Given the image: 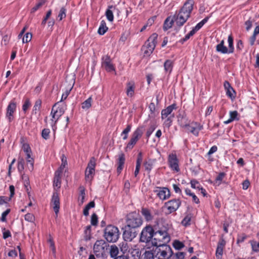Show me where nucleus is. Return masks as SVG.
I'll use <instances>...</instances> for the list:
<instances>
[{"mask_svg": "<svg viewBox=\"0 0 259 259\" xmlns=\"http://www.w3.org/2000/svg\"><path fill=\"white\" fill-rule=\"evenodd\" d=\"M193 0H188L184 4L179 13H176L174 16V18L177 25L181 26L187 21L193 10Z\"/></svg>", "mask_w": 259, "mask_h": 259, "instance_id": "obj_1", "label": "nucleus"}, {"mask_svg": "<svg viewBox=\"0 0 259 259\" xmlns=\"http://www.w3.org/2000/svg\"><path fill=\"white\" fill-rule=\"evenodd\" d=\"M152 251L158 259H168L172 255L171 248L166 244L154 245Z\"/></svg>", "mask_w": 259, "mask_h": 259, "instance_id": "obj_2", "label": "nucleus"}, {"mask_svg": "<svg viewBox=\"0 0 259 259\" xmlns=\"http://www.w3.org/2000/svg\"><path fill=\"white\" fill-rule=\"evenodd\" d=\"M170 240V236L166 231L158 230L154 232V237L151 240V243L153 246L165 244Z\"/></svg>", "mask_w": 259, "mask_h": 259, "instance_id": "obj_3", "label": "nucleus"}, {"mask_svg": "<svg viewBox=\"0 0 259 259\" xmlns=\"http://www.w3.org/2000/svg\"><path fill=\"white\" fill-rule=\"evenodd\" d=\"M118 229L114 226L108 225L104 230V237L109 242H115L119 238Z\"/></svg>", "mask_w": 259, "mask_h": 259, "instance_id": "obj_4", "label": "nucleus"}, {"mask_svg": "<svg viewBox=\"0 0 259 259\" xmlns=\"http://www.w3.org/2000/svg\"><path fill=\"white\" fill-rule=\"evenodd\" d=\"M59 102L56 103L52 107L50 113L51 118L49 122L50 124L53 127L55 125L56 123L60 118V117L64 113L65 109L63 107H56Z\"/></svg>", "mask_w": 259, "mask_h": 259, "instance_id": "obj_5", "label": "nucleus"}, {"mask_svg": "<svg viewBox=\"0 0 259 259\" xmlns=\"http://www.w3.org/2000/svg\"><path fill=\"white\" fill-rule=\"evenodd\" d=\"M142 224L141 217L136 212L130 213L127 216L126 225L125 226L135 229L140 227Z\"/></svg>", "mask_w": 259, "mask_h": 259, "instance_id": "obj_6", "label": "nucleus"}, {"mask_svg": "<svg viewBox=\"0 0 259 259\" xmlns=\"http://www.w3.org/2000/svg\"><path fill=\"white\" fill-rule=\"evenodd\" d=\"M228 48L225 46V41L221 40L220 44L216 46V51L222 54H231L234 52L233 38L231 35H229L228 38Z\"/></svg>", "mask_w": 259, "mask_h": 259, "instance_id": "obj_7", "label": "nucleus"}, {"mask_svg": "<svg viewBox=\"0 0 259 259\" xmlns=\"http://www.w3.org/2000/svg\"><path fill=\"white\" fill-rule=\"evenodd\" d=\"M157 34L153 33L148 38L143 47L145 55L148 56L153 52L157 44Z\"/></svg>", "mask_w": 259, "mask_h": 259, "instance_id": "obj_8", "label": "nucleus"}, {"mask_svg": "<svg viewBox=\"0 0 259 259\" xmlns=\"http://www.w3.org/2000/svg\"><path fill=\"white\" fill-rule=\"evenodd\" d=\"M154 231L153 228L148 225L144 227L141 233L140 241L142 242L148 243L151 241L154 237Z\"/></svg>", "mask_w": 259, "mask_h": 259, "instance_id": "obj_9", "label": "nucleus"}, {"mask_svg": "<svg viewBox=\"0 0 259 259\" xmlns=\"http://www.w3.org/2000/svg\"><path fill=\"white\" fill-rule=\"evenodd\" d=\"M143 134V127H138L133 133L132 137L125 148L126 150H131L136 145L138 141L141 138Z\"/></svg>", "mask_w": 259, "mask_h": 259, "instance_id": "obj_10", "label": "nucleus"}, {"mask_svg": "<svg viewBox=\"0 0 259 259\" xmlns=\"http://www.w3.org/2000/svg\"><path fill=\"white\" fill-rule=\"evenodd\" d=\"M96 165V159L94 157H91L88 164V166L85 172V179L87 181H90L93 178L94 175L95 174V168Z\"/></svg>", "mask_w": 259, "mask_h": 259, "instance_id": "obj_11", "label": "nucleus"}, {"mask_svg": "<svg viewBox=\"0 0 259 259\" xmlns=\"http://www.w3.org/2000/svg\"><path fill=\"white\" fill-rule=\"evenodd\" d=\"M107 249V244L103 240H97L94 246V251L97 256L103 255Z\"/></svg>", "mask_w": 259, "mask_h": 259, "instance_id": "obj_12", "label": "nucleus"}, {"mask_svg": "<svg viewBox=\"0 0 259 259\" xmlns=\"http://www.w3.org/2000/svg\"><path fill=\"white\" fill-rule=\"evenodd\" d=\"M175 108V105L172 104L167 107L166 109L162 110L161 111V118L163 119L167 118L164 123L168 126H169L170 125L171 122L170 118L174 117V114H171V113Z\"/></svg>", "mask_w": 259, "mask_h": 259, "instance_id": "obj_13", "label": "nucleus"}, {"mask_svg": "<svg viewBox=\"0 0 259 259\" xmlns=\"http://www.w3.org/2000/svg\"><path fill=\"white\" fill-rule=\"evenodd\" d=\"M168 162L170 168L177 172L180 171L179 160L175 153H171L168 155Z\"/></svg>", "mask_w": 259, "mask_h": 259, "instance_id": "obj_14", "label": "nucleus"}, {"mask_svg": "<svg viewBox=\"0 0 259 259\" xmlns=\"http://www.w3.org/2000/svg\"><path fill=\"white\" fill-rule=\"evenodd\" d=\"M181 203L179 199H172L166 202L164 206L170 213L176 211L180 207Z\"/></svg>", "mask_w": 259, "mask_h": 259, "instance_id": "obj_15", "label": "nucleus"}, {"mask_svg": "<svg viewBox=\"0 0 259 259\" xmlns=\"http://www.w3.org/2000/svg\"><path fill=\"white\" fill-rule=\"evenodd\" d=\"M137 235V233L135 229H132L126 226L124 227L123 238L125 241H131Z\"/></svg>", "mask_w": 259, "mask_h": 259, "instance_id": "obj_16", "label": "nucleus"}, {"mask_svg": "<svg viewBox=\"0 0 259 259\" xmlns=\"http://www.w3.org/2000/svg\"><path fill=\"white\" fill-rule=\"evenodd\" d=\"M102 66L107 71L111 72L115 70V68L111 62V60L107 55L103 57Z\"/></svg>", "mask_w": 259, "mask_h": 259, "instance_id": "obj_17", "label": "nucleus"}, {"mask_svg": "<svg viewBox=\"0 0 259 259\" xmlns=\"http://www.w3.org/2000/svg\"><path fill=\"white\" fill-rule=\"evenodd\" d=\"M155 192L158 197L162 200L168 199L170 196V192L166 188H159L156 190Z\"/></svg>", "mask_w": 259, "mask_h": 259, "instance_id": "obj_18", "label": "nucleus"}, {"mask_svg": "<svg viewBox=\"0 0 259 259\" xmlns=\"http://www.w3.org/2000/svg\"><path fill=\"white\" fill-rule=\"evenodd\" d=\"M52 205L56 215H57L60 209V200L57 192L53 193L52 198Z\"/></svg>", "mask_w": 259, "mask_h": 259, "instance_id": "obj_19", "label": "nucleus"}, {"mask_svg": "<svg viewBox=\"0 0 259 259\" xmlns=\"http://www.w3.org/2000/svg\"><path fill=\"white\" fill-rule=\"evenodd\" d=\"M226 245V241L224 239H221L218 242L217 248L216 249L215 255L217 259H222L224 248Z\"/></svg>", "mask_w": 259, "mask_h": 259, "instance_id": "obj_20", "label": "nucleus"}, {"mask_svg": "<svg viewBox=\"0 0 259 259\" xmlns=\"http://www.w3.org/2000/svg\"><path fill=\"white\" fill-rule=\"evenodd\" d=\"M202 128V126L197 122L192 123L188 126V130L194 135L197 136L199 132Z\"/></svg>", "mask_w": 259, "mask_h": 259, "instance_id": "obj_21", "label": "nucleus"}, {"mask_svg": "<svg viewBox=\"0 0 259 259\" xmlns=\"http://www.w3.org/2000/svg\"><path fill=\"white\" fill-rule=\"evenodd\" d=\"M224 88L226 91L227 95L231 99L234 98L235 97V92L231 86L229 82L225 81L224 83Z\"/></svg>", "mask_w": 259, "mask_h": 259, "instance_id": "obj_22", "label": "nucleus"}, {"mask_svg": "<svg viewBox=\"0 0 259 259\" xmlns=\"http://www.w3.org/2000/svg\"><path fill=\"white\" fill-rule=\"evenodd\" d=\"M135 84L134 82L131 81L126 84V93L128 97H132L135 93Z\"/></svg>", "mask_w": 259, "mask_h": 259, "instance_id": "obj_23", "label": "nucleus"}, {"mask_svg": "<svg viewBox=\"0 0 259 259\" xmlns=\"http://www.w3.org/2000/svg\"><path fill=\"white\" fill-rule=\"evenodd\" d=\"M16 104L13 101L11 102L7 107V117L9 118L10 121L11 120V117L13 116V113L16 110Z\"/></svg>", "mask_w": 259, "mask_h": 259, "instance_id": "obj_24", "label": "nucleus"}, {"mask_svg": "<svg viewBox=\"0 0 259 259\" xmlns=\"http://www.w3.org/2000/svg\"><path fill=\"white\" fill-rule=\"evenodd\" d=\"M178 121L179 124L183 127L187 126L189 125L188 119L184 114H180L178 116Z\"/></svg>", "mask_w": 259, "mask_h": 259, "instance_id": "obj_25", "label": "nucleus"}, {"mask_svg": "<svg viewBox=\"0 0 259 259\" xmlns=\"http://www.w3.org/2000/svg\"><path fill=\"white\" fill-rule=\"evenodd\" d=\"M230 118L227 120L224 121L225 124H229L234 120H238V113L237 111H231L229 112Z\"/></svg>", "mask_w": 259, "mask_h": 259, "instance_id": "obj_26", "label": "nucleus"}, {"mask_svg": "<svg viewBox=\"0 0 259 259\" xmlns=\"http://www.w3.org/2000/svg\"><path fill=\"white\" fill-rule=\"evenodd\" d=\"M125 158L123 154H121L119 155L118 161V166L117 168V171L119 174L123 169V164L124 163Z\"/></svg>", "mask_w": 259, "mask_h": 259, "instance_id": "obj_27", "label": "nucleus"}, {"mask_svg": "<svg viewBox=\"0 0 259 259\" xmlns=\"http://www.w3.org/2000/svg\"><path fill=\"white\" fill-rule=\"evenodd\" d=\"M54 186L60 188L61 186V174L60 171H56L55 174L54 180Z\"/></svg>", "mask_w": 259, "mask_h": 259, "instance_id": "obj_28", "label": "nucleus"}, {"mask_svg": "<svg viewBox=\"0 0 259 259\" xmlns=\"http://www.w3.org/2000/svg\"><path fill=\"white\" fill-rule=\"evenodd\" d=\"M109 253L112 258H116L119 253V249L117 246L115 245H112L109 249Z\"/></svg>", "mask_w": 259, "mask_h": 259, "instance_id": "obj_29", "label": "nucleus"}, {"mask_svg": "<svg viewBox=\"0 0 259 259\" xmlns=\"http://www.w3.org/2000/svg\"><path fill=\"white\" fill-rule=\"evenodd\" d=\"M175 21V19L174 17L171 18L170 17H167L164 23L163 24V29L164 30H167V29L171 28L173 25L174 22Z\"/></svg>", "mask_w": 259, "mask_h": 259, "instance_id": "obj_30", "label": "nucleus"}, {"mask_svg": "<svg viewBox=\"0 0 259 259\" xmlns=\"http://www.w3.org/2000/svg\"><path fill=\"white\" fill-rule=\"evenodd\" d=\"M31 153L26 154V161L27 162L28 168L30 170H32L33 169L34 160L31 157Z\"/></svg>", "mask_w": 259, "mask_h": 259, "instance_id": "obj_31", "label": "nucleus"}, {"mask_svg": "<svg viewBox=\"0 0 259 259\" xmlns=\"http://www.w3.org/2000/svg\"><path fill=\"white\" fill-rule=\"evenodd\" d=\"M128 252L133 256L134 258H138L140 256V250L136 246H135L134 247H132L129 249Z\"/></svg>", "mask_w": 259, "mask_h": 259, "instance_id": "obj_32", "label": "nucleus"}, {"mask_svg": "<svg viewBox=\"0 0 259 259\" xmlns=\"http://www.w3.org/2000/svg\"><path fill=\"white\" fill-rule=\"evenodd\" d=\"M108 30V27L106 26V24L105 21L102 20L101 22L100 25L98 29V33L100 35L104 34Z\"/></svg>", "mask_w": 259, "mask_h": 259, "instance_id": "obj_33", "label": "nucleus"}, {"mask_svg": "<svg viewBox=\"0 0 259 259\" xmlns=\"http://www.w3.org/2000/svg\"><path fill=\"white\" fill-rule=\"evenodd\" d=\"M141 213L146 221H150L152 220V215L148 209L146 208H143L142 209Z\"/></svg>", "mask_w": 259, "mask_h": 259, "instance_id": "obj_34", "label": "nucleus"}, {"mask_svg": "<svg viewBox=\"0 0 259 259\" xmlns=\"http://www.w3.org/2000/svg\"><path fill=\"white\" fill-rule=\"evenodd\" d=\"M173 67V62L170 60H167L164 64V70L166 72L170 73Z\"/></svg>", "mask_w": 259, "mask_h": 259, "instance_id": "obj_35", "label": "nucleus"}, {"mask_svg": "<svg viewBox=\"0 0 259 259\" xmlns=\"http://www.w3.org/2000/svg\"><path fill=\"white\" fill-rule=\"evenodd\" d=\"M114 9V7L112 6H109V9H107L106 11V16L107 17V19L110 22H112L113 21L114 19V16L112 10H110V9Z\"/></svg>", "mask_w": 259, "mask_h": 259, "instance_id": "obj_36", "label": "nucleus"}, {"mask_svg": "<svg viewBox=\"0 0 259 259\" xmlns=\"http://www.w3.org/2000/svg\"><path fill=\"white\" fill-rule=\"evenodd\" d=\"M80 194L78 197V204L79 205H81L84 201L85 193L83 188L80 187Z\"/></svg>", "mask_w": 259, "mask_h": 259, "instance_id": "obj_37", "label": "nucleus"}, {"mask_svg": "<svg viewBox=\"0 0 259 259\" xmlns=\"http://www.w3.org/2000/svg\"><path fill=\"white\" fill-rule=\"evenodd\" d=\"M95 206V204L94 201H91L90 203H89L84 207L83 210V214L85 216H88L89 214V210L91 208H94Z\"/></svg>", "mask_w": 259, "mask_h": 259, "instance_id": "obj_38", "label": "nucleus"}, {"mask_svg": "<svg viewBox=\"0 0 259 259\" xmlns=\"http://www.w3.org/2000/svg\"><path fill=\"white\" fill-rule=\"evenodd\" d=\"M41 106V101L40 99L37 100L33 108V112L36 114L40 110Z\"/></svg>", "mask_w": 259, "mask_h": 259, "instance_id": "obj_39", "label": "nucleus"}, {"mask_svg": "<svg viewBox=\"0 0 259 259\" xmlns=\"http://www.w3.org/2000/svg\"><path fill=\"white\" fill-rule=\"evenodd\" d=\"M92 102V97L89 98L87 100L82 103L81 107L82 109L87 110L91 107Z\"/></svg>", "mask_w": 259, "mask_h": 259, "instance_id": "obj_40", "label": "nucleus"}, {"mask_svg": "<svg viewBox=\"0 0 259 259\" xmlns=\"http://www.w3.org/2000/svg\"><path fill=\"white\" fill-rule=\"evenodd\" d=\"M24 160L22 158H19L18 160L17 168L19 172L22 174L24 170Z\"/></svg>", "mask_w": 259, "mask_h": 259, "instance_id": "obj_41", "label": "nucleus"}, {"mask_svg": "<svg viewBox=\"0 0 259 259\" xmlns=\"http://www.w3.org/2000/svg\"><path fill=\"white\" fill-rule=\"evenodd\" d=\"M154 253L149 251H146L143 254L141 259H154Z\"/></svg>", "mask_w": 259, "mask_h": 259, "instance_id": "obj_42", "label": "nucleus"}, {"mask_svg": "<svg viewBox=\"0 0 259 259\" xmlns=\"http://www.w3.org/2000/svg\"><path fill=\"white\" fill-rule=\"evenodd\" d=\"M132 126L130 124L127 125L126 127L123 131L121 135H123V140H125L127 138L128 133L131 131Z\"/></svg>", "mask_w": 259, "mask_h": 259, "instance_id": "obj_43", "label": "nucleus"}, {"mask_svg": "<svg viewBox=\"0 0 259 259\" xmlns=\"http://www.w3.org/2000/svg\"><path fill=\"white\" fill-rule=\"evenodd\" d=\"M119 246H120V248L121 251L123 253H126L127 251L128 252V250H129L130 248H129L128 244H127V243L126 242H123L119 244Z\"/></svg>", "mask_w": 259, "mask_h": 259, "instance_id": "obj_44", "label": "nucleus"}, {"mask_svg": "<svg viewBox=\"0 0 259 259\" xmlns=\"http://www.w3.org/2000/svg\"><path fill=\"white\" fill-rule=\"evenodd\" d=\"M186 253L183 252H178L173 255L172 259H184Z\"/></svg>", "mask_w": 259, "mask_h": 259, "instance_id": "obj_45", "label": "nucleus"}, {"mask_svg": "<svg viewBox=\"0 0 259 259\" xmlns=\"http://www.w3.org/2000/svg\"><path fill=\"white\" fill-rule=\"evenodd\" d=\"M66 9L64 7H62L60 10L58 17L59 21L62 20L63 18L66 17Z\"/></svg>", "mask_w": 259, "mask_h": 259, "instance_id": "obj_46", "label": "nucleus"}, {"mask_svg": "<svg viewBox=\"0 0 259 259\" xmlns=\"http://www.w3.org/2000/svg\"><path fill=\"white\" fill-rule=\"evenodd\" d=\"M191 221V216L190 215H186L182 221V224L183 226H187L190 225Z\"/></svg>", "mask_w": 259, "mask_h": 259, "instance_id": "obj_47", "label": "nucleus"}, {"mask_svg": "<svg viewBox=\"0 0 259 259\" xmlns=\"http://www.w3.org/2000/svg\"><path fill=\"white\" fill-rule=\"evenodd\" d=\"M173 246L175 249L180 250L184 247V245L183 243L178 240H175L173 243Z\"/></svg>", "mask_w": 259, "mask_h": 259, "instance_id": "obj_48", "label": "nucleus"}, {"mask_svg": "<svg viewBox=\"0 0 259 259\" xmlns=\"http://www.w3.org/2000/svg\"><path fill=\"white\" fill-rule=\"evenodd\" d=\"M153 22H154L153 18H151V19H148L146 24H145L143 26V27L141 28L140 31L142 32V31H144L145 30H146L148 27H150V26H151L152 25V24L153 23Z\"/></svg>", "mask_w": 259, "mask_h": 259, "instance_id": "obj_49", "label": "nucleus"}, {"mask_svg": "<svg viewBox=\"0 0 259 259\" xmlns=\"http://www.w3.org/2000/svg\"><path fill=\"white\" fill-rule=\"evenodd\" d=\"M32 38V34L30 33H26L23 36L22 39L23 43H27L29 42Z\"/></svg>", "mask_w": 259, "mask_h": 259, "instance_id": "obj_50", "label": "nucleus"}, {"mask_svg": "<svg viewBox=\"0 0 259 259\" xmlns=\"http://www.w3.org/2000/svg\"><path fill=\"white\" fill-rule=\"evenodd\" d=\"M225 174L224 172L220 173L215 179V184L217 185H220L222 181L225 177Z\"/></svg>", "mask_w": 259, "mask_h": 259, "instance_id": "obj_51", "label": "nucleus"}, {"mask_svg": "<svg viewBox=\"0 0 259 259\" xmlns=\"http://www.w3.org/2000/svg\"><path fill=\"white\" fill-rule=\"evenodd\" d=\"M25 220L28 222L32 223L35 221V217L33 214L28 213L25 215Z\"/></svg>", "mask_w": 259, "mask_h": 259, "instance_id": "obj_52", "label": "nucleus"}, {"mask_svg": "<svg viewBox=\"0 0 259 259\" xmlns=\"http://www.w3.org/2000/svg\"><path fill=\"white\" fill-rule=\"evenodd\" d=\"M50 133V131L48 128H45L42 130L41 135L43 138L47 140L49 138V135Z\"/></svg>", "mask_w": 259, "mask_h": 259, "instance_id": "obj_53", "label": "nucleus"}, {"mask_svg": "<svg viewBox=\"0 0 259 259\" xmlns=\"http://www.w3.org/2000/svg\"><path fill=\"white\" fill-rule=\"evenodd\" d=\"M45 1L44 0L40 1L31 10V12H34L40 8L44 4Z\"/></svg>", "mask_w": 259, "mask_h": 259, "instance_id": "obj_54", "label": "nucleus"}, {"mask_svg": "<svg viewBox=\"0 0 259 259\" xmlns=\"http://www.w3.org/2000/svg\"><path fill=\"white\" fill-rule=\"evenodd\" d=\"M91 224L93 226H96L98 224V217L95 213H93L91 217Z\"/></svg>", "mask_w": 259, "mask_h": 259, "instance_id": "obj_55", "label": "nucleus"}, {"mask_svg": "<svg viewBox=\"0 0 259 259\" xmlns=\"http://www.w3.org/2000/svg\"><path fill=\"white\" fill-rule=\"evenodd\" d=\"M30 102L29 99H26L22 106L23 111L26 112L30 106Z\"/></svg>", "mask_w": 259, "mask_h": 259, "instance_id": "obj_56", "label": "nucleus"}, {"mask_svg": "<svg viewBox=\"0 0 259 259\" xmlns=\"http://www.w3.org/2000/svg\"><path fill=\"white\" fill-rule=\"evenodd\" d=\"M21 175L22 179L23 181L25 186L26 187L28 185H29V184L28 177L24 174H22Z\"/></svg>", "mask_w": 259, "mask_h": 259, "instance_id": "obj_57", "label": "nucleus"}, {"mask_svg": "<svg viewBox=\"0 0 259 259\" xmlns=\"http://www.w3.org/2000/svg\"><path fill=\"white\" fill-rule=\"evenodd\" d=\"M22 149L23 151L25 152L26 154L27 153H31V149L28 144H23Z\"/></svg>", "mask_w": 259, "mask_h": 259, "instance_id": "obj_58", "label": "nucleus"}, {"mask_svg": "<svg viewBox=\"0 0 259 259\" xmlns=\"http://www.w3.org/2000/svg\"><path fill=\"white\" fill-rule=\"evenodd\" d=\"M10 211V209H7L6 210H5L4 212L2 213V217H1V221L2 222H5L6 221V217L9 214V213Z\"/></svg>", "mask_w": 259, "mask_h": 259, "instance_id": "obj_59", "label": "nucleus"}, {"mask_svg": "<svg viewBox=\"0 0 259 259\" xmlns=\"http://www.w3.org/2000/svg\"><path fill=\"white\" fill-rule=\"evenodd\" d=\"M51 14H52V11L51 10H50L49 11H48L47 12L46 17L43 19V20L42 21V23H41L42 25H45L46 24L47 20L50 18V17L51 16Z\"/></svg>", "mask_w": 259, "mask_h": 259, "instance_id": "obj_60", "label": "nucleus"}, {"mask_svg": "<svg viewBox=\"0 0 259 259\" xmlns=\"http://www.w3.org/2000/svg\"><path fill=\"white\" fill-rule=\"evenodd\" d=\"M191 187L194 189H199L200 187V185L199 183L197 181L194 180L191 181Z\"/></svg>", "mask_w": 259, "mask_h": 259, "instance_id": "obj_61", "label": "nucleus"}, {"mask_svg": "<svg viewBox=\"0 0 259 259\" xmlns=\"http://www.w3.org/2000/svg\"><path fill=\"white\" fill-rule=\"evenodd\" d=\"M11 236V232L9 230L4 229L3 238L6 239Z\"/></svg>", "mask_w": 259, "mask_h": 259, "instance_id": "obj_62", "label": "nucleus"}, {"mask_svg": "<svg viewBox=\"0 0 259 259\" xmlns=\"http://www.w3.org/2000/svg\"><path fill=\"white\" fill-rule=\"evenodd\" d=\"M144 167L145 170L150 171L152 168V165L150 162H146L144 163Z\"/></svg>", "mask_w": 259, "mask_h": 259, "instance_id": "obj_63", "label": "nucleus"}, {"mask_svg": "<svg viewBox=\"0 0 259 259\" xmlns=\"http://www.w3.org/2000/svg\"><path fill=\"white\" fill-rule=\"evenodd\" d=\"M251 245L253 250L256 251L259 249V242L258 243L253 242L251 243Z\"/></svg>", "mask_w": 259, "mask_h": 259, "instance_id": "obj_64", "label": "nucleus"}]
</instances>
